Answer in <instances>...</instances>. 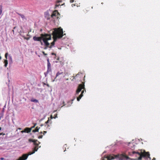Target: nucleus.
Instances as JSON below:
<instances>
[{"label":"nucleus","instance_id":"f257e3e1","mask_svg":"<svg viewBox=\"0 0 160 160\" xmlns=\"http://www.w3.org/2000/svg\"><path fill=\"white\" fill-rule=\"evenodd\" d=\"M63 34L62 29L61 28L54 29V31H52L53 41L51 43V45L48 41L51 39V35L50 34H42L41 37H34L33 39L35 41H39L42 45H44L45 47L44 49H46L48 48H51L54 47L55 42L56 41L57 39L62 38L63 36Z\"/></svg>","mask_w":160,"mask_h":160},{"label":"nucleus","instance_id":"f03ea898","mask_svg":"<svg viewBox=\"0 0 160 160\" xmlns=\"http://www.w3.org/2000/svg\"><path fill=\"white\" fill-rule=\"evenodd\" d=\"M117 158L120 160H126L129 158L128 157L124 154L118 155V156L110 155L104 157L103 160H112Z\"/></svg>","mask_w":160,"mask_h":160},{"label":"nucleus","instance_id":"7ed1b4c3","mask_svg":"<svg viewBox=\"0 0 160 160\" xmlns=\"http://www.w3.org/2000/svg\"><path fill=\"white\" fill-rule=\"evenodd\" d=\"M141 152H136L135 151H133L132 152V154L137 153L138 155L139 156V157L138 158V160H141L142 159V157H145L147 156L148 158L151 159V158L150 157V154L149 152H146L144 150H141Z\"/></svg>","mask_w":160,"mask_h":160},{"label":"nucleus","instance_id":"20e7f679","mask_svg":"<svg viewBox=\"0 0 160 160\" xmlns=\"http://www.w3.org/2000/svg\"><path fill=\"white\" fill-rule=\"evenodd\" d=\"M58 14L59 13L57 11H54L51 15L50 18H51V20L54 21H55L56 19H57L58 18V17L57 16L58 15ZM47 15L48 16V13L46 12L45 13V17H47ZM50 19V18H48V17H47L48 19Z\"/></svg>","mask_w":160,"mask_h":160},{"label":"nucleus","instance_id":"39448f33","mask_svg":"<svg viewBox=\"0 0 160 160\" xmlns=\"http://www.w3.org/2000/svg\"><path fill=\"white\" fill-rule=\"evenodd\" d=\"M29 142H33V144L35 146V147L37 146V148H38V145L40 144V142L38 141L37 140H33L32 139H29ZM40 147V146H39V148Z\"/></svg>","mask_w":160,"mask_h":160},{"label":"nucleus","instance_id":"423d86ee","mask_svg":"<svg viewBox=\"0 0 160 160\" xmlns=\"http://www.w3.org/2000/svg\"><path fill=\"white\" fill-rule=\"evenodd\" d=\"M82 89H85L84 85L79 84L76 91V94H78Z\"/></svg>","mask_w":160,"mask_h":160},{"label":"nucleus","instance_id":"0eeeda50","mask_svg":"<svg viewBox=\"0 0 160 160\" xmlns=\"http://www.w3.org/2000/svg\"><path fill=\"white\" fill-rule=\"evenodd\" d=\"M38 149V148H37L36 147H34L32 148L33 152H29L28 154H27V155H28V157L29 155L35 153L36 151H37Z\"/></svg>","mask_w":160,"mask_h":160},{"label":"nucleus","instance_id":"6e6552de","mask_svg":"<svg viewBox=\"0 0 160 160\" xmlns=\"http://www.w3.org/2000/svg\"><path fill=\"white\" fill-rule=\"evenodd\" d=\"M28 158V155H27L26 154H23L19 158L18 160H25L27 159Z\"/></svg>","mask_w":160,"mask_h":160},{"label":"nucleus","instance_id":"1a4fd4ad","mask_svg":"<svg viewBox=\"0 0 160 160\" xmlns=\"http://www.w3.org/2000/svg\"><path fill=\"white\" fill-rule=\"evenodd\" d=\"M48 72H51L52 69L51 67V64L50 63H47V70Z\"/></svg>","mask_w":160,"mask_h":160},{"label":"nucleus","instance_id":"9d476101","mask_svg":"<svg viewBox=\"0 0 160 160\" xmlns=\"http://www.w3.org/2000/svg\"><path fill=\"white\" fill-rule=\"evenodd\" d=\"M25 132H27L28 133L31 132L32 130V128H25Z\"/></svg>","mask_w":160,"mask_h":160},{"label":"nucleus","instance_id":"9b49d317","mask_svg":"<svg viewBox=\"0 0 160 160\" xmlns=\"http://www.w3.org/2000/svg\"><path fill=\"white\" fill-rule=\"evenodd\" d=\"M21 17V18H22V20H23L24 19H26V18H25V16L23 15L22 14H21L17 13Z\"/></svg>","mask_w":160,"mask_h":160},{"label":"nucleus","instance_id":"f8f14e48","mask_svg":"<svg viewBox=\"0 0 160 160\" xmlns=\"http://www.w3.org/2000/svg\"><path fill=\"white\" fill-rule=\"evenodd\" d=\"M31 101L32 102H38V101L36 99L34 98H32L31 99Z\"/></svg>","mask_w":160,"mask_h":160},{"label":"nucleus","instance_id":"ddd939ff","mask_svg":"<svg viewBox=\"0 0 160 160\" xmlns=\"http://www.w3.org/2000/svg\"><path fill=\"white\" fill-rule=\"evenodd\" d=\"M39 128H38V127H37L35 129L33 130H32V132H38V130H39Z\"/></svg>","mask_w":160,"mask_h":160},{"label":"nucleus","instance_id":"4468645a","mask_svg":"<svg viewBox=\"0 0 160 160\" xmlns=\"http://www.w3.org/2000/svg\"><path fill=\"white\" fill-rule=\"evenodd\" d=\"M61 2V1L58 0L56 2V4L55 5V8H56L57 7H58L59 5H59V4H58V3H59L60 2Z\"/></svg>","mask_w":160,"mask_h":160},{"label":"nucleus","instance_id":"2eb2a0df","mask_svg":"<svg viewBox=\"0 0 160 160\" xmlns=\"http://www.w3.org/2000/svg\"><path fill=\"white\" fill-rule=\"evenodd\" d=\"M62 73L63 72H58L56 74V78L58 76L62 74Z\"/></svg>","mask_w":160,"mask_h":160},{"label":"nucleus","instance_id":"dca6fc26","mask_svg":"<svg viewBox=\"0 0 160 160\" xmlns=\"http://www.w3.org/2000/svg\"><path fill=\"white\" fill-rule=\"evenodd\" d=\"M22 37H23L24 38V39H26L27 40H28L29 39V38H26V37H25L24 36H22Z\"/></svg>","mask_w":160,"mask_h":160},{"label":"nucleus","instance_id":"f3484780","mask_svg":"<svg viewBox=\"0 0 160 160\" xmlns=\"http://www.w3.org/2000/svg\"><path fill=\"white\" fill-rule=\"evenodd\" d=\"M50 72H48V71H47L46 72H45L44 73V74L45 75V77H46L47 76L48 74Z\"/></svg>","mask_w":160,"mask_h":160},{"label":"nucleus","instance_id":"a211bd4d","mask_svg":"<svg viewBox=\"0 0 160 160\" xmlns=\"http://www.w3.org/2000/svg\"><path fill=\"white\" fill-rule=\"evenodd\" d=\"M8 59L11 60V62H12V58L11 56L10 55L8 56Z\"/></svg>","mask_w":160,"mask_h":160},{"label":"nucleus","instance_id":"6ab92c4d","mask_svg":"<svg viewBox=\"0 0 160 160\" xmlns=\"http://www.w3.org/2000/svg\"><path fill=\"white\" fill-rule=\"evenodd\" d=\"M8 54V53H6V54H5V57L6 59H7Z\"/></svg>","mask_w":160,"mask_h":160},{"label":"nucleus","instance_id":"aec40b11","mask_svg":"<svg viewBox=\"0 0 160 160\" xmlns=\"http://www.w3.org/2000/svg\"><path fill=\"white\" fill-rule=\"evenodd\" d=\"M83 96V94H80L78 98H80V99Z\"/></svg>","mask_w":160,"mask_h":160},{"label":"nucleus","instance_id":"412c9836","mask_svg":"<svg viewBox=\"0 0 160 160\" xmlns=\"http://www.w3.org/2000/svg\"><path fill=\"white\" fill-rule=\"evenodd\" d=\"M84 91H85V92H86L85 89H84V90L82 91L81 93V94H83V93L84 92Z\"/></svg>","mask_w":160,"mask_h":160},{"label":"nucleus","instance_id":"4be33fe9","mask_svg":"<svg viewBox=\"0 0 160 160\" xmlns=\"http://www.w3.org/2000/svg\"><path fill=\"white\" fill-rule=\"evenodd\" d=\"M49 118H48V120L47 122H45V124L46 125L49 122Z\"/></svg>","mask_w":160,"mask_h":160},{"label":"nucleus","instance_id":"5701e85b","mask_svg":"<svg viewBox=\"0 0 160 160\" xmlns=\"http://www.w3.org/2000/svg\"><path fill=\"white\" fill-rule=\"evenodd\" d=\"M47 63H50L49 59L48 58H47Z\"/></svg>","mask_w":160,"mask_h":160},{"label":"nucleus","instance_id":"b1692460","mask_svg":"<svg viewBox=\"0 0 160 160\" xmlns=\"http://www.w3.org/2000/svg\"><path fill=\"white\" fill-rule=\"evenodd\" d=\"M2 117H3V114H0V120L1 119V118Z\"/></svg>","mask_w":160,"mask_h":160},{"label":"nucleus","instance_id":"393cba45","mask_svg":"<svg viewBox=\"0 0 160 160\" xmlns=\"http://www.w3.org/2000/svg\"><path fill=\"white\" fill-rule=\"evenodd\" d=\"M42 137H43L42 135H41V136H39L38 137V138H42Z\"/></svg>","mask_w":160,"mask_h":160},{"label":"nucleus","instance_id":"a878e982","mask_svg":"<svg viewBox=\"0 0 160 160\" xmlns=\"http://www.w3.org/2000/svg\"><path fill=\"white\" fill-rule=\"evenodd\" d=\"M21 132L22 133H23L24 132H25V129H24V130H23V131H21Z\"/></svg>","mask_w":160,"mask_h":160},{"label":"nucleus","instance_id":"bb28decb","mask_svg":"<svg viewBox=\"0 0 160 160\" xmlns=\"http://www.w3.org/2000/svg\"><path fill=\"white\" fill-rule=\"evenodd\" d=\"M2 9H0V15H1V14H2Z\"/></svg>","mask_w":160,"mask_h":160},{"label":"nucleus","instance_id":"cd10ccee","mask_svg":"<svg viewBox=\"0 0 160 160\" xmlns=\"http://www.w3.org/2000/svg\"><path fill=\"white\" fill-rule=\"evenodd\" d=\"M8 63H5L4 66L6 67L8 65Z\"/></svg>","mask_w":160,"mask_h":160},{"label":"nucleus","instance_id":"c85d7f7f","mask_svg":"<svg viewBox=\"0 0 160 160\" xmlns=\"http://www.w3.org/2000/svg\"><path fill=\"white\" fill-rule=\"evenodd\" d=\"M8 63V61L6 60L4 61V63Z\"/></svg>","mask_w":160,"mask_h":160},{"label":"nucleus","instance_id":"c756f323","mask_svg":"<svg viewBox=\"0 0 160 160\" xmlns=\"http://www.w3.org/2000/svg\"><path fill=\"white\" fill-rule=\"evenodd\" d=\"M36 123H35V124H34V126H33L31 128H32H32H34L35 127V125H36Z\"/></svg>","mask_w":160,"mask_h":160},{"label":"nucleus","instance_id":"7c9ffc66","mask_svg":"<svg viewBox=\"0 0 160 160\" xmlns=\"http://www.w3.org/2000/svg\"><path fill=\"white\" fill-rule=\"evenodd\" d=\"M74 0H70V2L71 3H72L74 2Z\"/></svg>","mask_w":160,"mask_h":160},{"label":"nucleus","instance_id":"2f4dec72","mask_svg":"<svg viewBox=\"0 0 160 160\" xmlns=\"http://www.w3.org/2000/svg\"><path fill=\"white\" fill-rule=\"evenodd\" d=\"M77 101H79V100H80V98H78H78H77Z\"/></svg>","mask_w":160,"mask_h":160},{"label":"nucleus","instance_id":"473e14b6","mask_svg":"<svg viewBox=\"0 0 160 160\" xmlns=\"http://www.w3.org/2000/svg\"><path fill=\"white\" fill-rule=\"evenodd\" d=\"M58 117H57V114H56L55 115V116L54 118H57Z\"/></svg>","mask_w":160,"mask_h":160},{"label":"nucleus","instance_id":"72a5a7b5","mask_svg":"<svg viewBox=\"0 0 160 160\" xmlns=\"http://www.w3.org/2000/svg\"><path fill=\"white\" fill-rule=\"evenodd\" d=\"M47 133V132L44 131L43 132V135H45Z\"/></svg>","mask_w":160,"mask_h":160},{"label":"nucleus","instance_id":"f704fd0d","mask_svg":"<svg viewBox=\"0 0 160 160\" xmlns=\"http://www.w3.org/2000/svg\"><path fill=\"white\" fill-rule=\"evenodd\" d=\"M52 55H56V54H55V53H52Z\"/></svg>","mask_w":160,"mask_h":160},{"label":"nucleus","instance_id":"c9c22d12","mask_svg":"<svg viewBox=\"0 0 160 160\" xmlns=\"http://www.w3.org/2000/svg\"><path fill=\"white\" fill-rule=\"evenodd\" d=\"M42 53H43V54L44 55H47V54H45V52H42Z\"/></svg>","mask_w":160,"mask_h":160},{"label":"nucleus","instance_id":"e433bc0d","mask_svg":"<svg viewBox=\"0 0 160 160\" xmlns=\"http://www.w3.org/2000/svg\"><path fill=\"white\" fill-rule=\"evenodd\" d=\"M47 85V86L48 87H49V85L48 84H46Z\"/></svg>","mask_w":160,"mask_h":160},{"label":"nucleus","instance_id":"4c0bfd02","mask_svg":"<svg viewBox=\"0 0 160 160\" xmlns=\"http://www.w3.org/2000/svg\"><path fill=\"white\" fill-rule=\"evenodd\" d=\"M62 103H63V104H64L63 106H65V105L64 104V101H63V102H62Z\"/></svg>","mask_w":160,"mask_h":160},{"label":"nucleus","instance_id":"58836bf2","mask_svg":"<svg viewBox=\"0 0 160 160\" xmlns=\"http://www.w3.org/2000/svg\"><path fill=\"white\" fill-rule=\"evenodd\" d=\"M1 159L2 160H3V159H4V158H1Z\"/></svg>","mask_w":160,"mask_h":160},{"label":"nucleus","instance_id":"ea45409f","mask_svg":"<svg viewBox=\"0 0 160 160\" xmlns=\"http://www.w3.org/2000/svg\"><path fill=\"white\" fill-rule=\"evenodd\" d=\"M71 106V105H68L67 106V107H69V106Z\"/></svg>","mask_w":160,"mask_h":160},{"label":"nucleus","instance_id":"a19ab883","mask_svg":"<svg viewBox=\"0 0 160 160\" xmlns=\"http://www.w3.org/2000/svg\"><path fill=\"white\" fill-rule=\"evenodd\" d=\"M155 160V158H154L153 159H152V160Z\"/></svg>","mask_w":160,"mask_h":160},{"label":"nucleus","instance_id":"79ce46f5","mask_svg":"<svg viewBox=\"0 0 160 160\" xmlns=\"http://www.w3.org/2000/svg\"><path fill=\"white\" fill-rule=\"evenodd\" d=\"M51 118H53L52 117V116H51Z\"/></svg>","mask_w":160,"mask_h":160},{"label":"nucleus","instance_id":"37998d69","mask_svg":"<svg viewBox=\"0 0 160 160\" xmlns=\"http://www.w3.org/2000/svg\"><path fill=\"white\" fill-rule=\"evenodd\" d=\"M12 31L13 32V33L14 32V30H12Z\"/></svg>","mask_w":160,"mask_h":160},{"label":"nucleus","instance_id":"c03bdc74","mask_svg":"<svg viewBox=\"0 0 160 160\" xmlns=\"http://www.w3.org/2000/svg\"><path fill=\"white\" fill-rule=\"evenodd\" d=\"M73 5V6H75V5L74 4H73V5L72 4V7H73V6H72V5Z\"/></svg>","mask_w":160,"mask_h":160},{"label":"nucleus","instance_id":"a18cd8bd","mask_svg":"<svg viewBox=\"0 0 160 160\" xmlns=\"http://www.w3.org/2000/svg\"><path fill=\"white\" fill-rule=\"evenodd\" d=\"M55 62H56V63H57V62H57V61H55Z\"/></svg>","mask_w":160,"mask_h":160},{"label":"nucleus","instance_id":"49530a36","mask_svg":"<svg viewBox=\"0 0 160 160\" xmlns=\"http://www.w3.org/2000/svg\"><path fill=\"white\" fill-rule=\"evenodd\" d=\"M15 28H16V27H14V29H15Z\"/></svg>","mask_w":160,"mask_h":160},{"label":"nucleus","instance_id":"de8ad7c7","mask_svg":"<svg viewBox=\"0 0 160 160\" xmlns=\"http://www.w3.org/2000/svg\"><path fill=\"white\" fill-rule=\"evenodd\" d=\"M41 134H42V132H41Z\"/></svg>","mask_w":160,"mask_h":160},{"label":"nucleus","instance_id":"09e8293b","mask_svg":"<svg viewBox=\"0 0 160 160\" xmlns=\"http://www.w3.org/2000/svg\"><path fill=\"white\" fill-rule=\"evenodd\" d=\"M43 125L42 124V125H41V126H42Z\"/></svg>","mask_w":160,"mask_h":160},{"label":"nucleus","instance_id":"8fccbe9b","mask_svg":"<svg viewBox=\"0 0 160 160\" xmlns=\"http://www.w3.org/2000/svg\"><path fill=\"white\" fill-rule=\"evenodd\" d=\"M19 129H21V128H19Z\"/></svg>","mask_w":160,"mask_h":160},{"label":"nucleus","instance_id":"3c124183","mask_svg":"<svg viewBox=\"0 0 160 160\" xmlns=\"http://www.w3.org/2000/svg\"><path fill=\"white\" fill-rule=\"evenodd\" d=\"M1 130V128H0V130Z\"/></svg>","mask_w":160,"mask_h":160},{"label":"nucleus","instance_id":"603ef678","mask_svg":"<svg viewBox=\"0 0 160 160\" xmlns=\"http://www.w3.org/2000/svg\"><path fill=\"white\" fill-rule=\"evenodd\" d=\"M58 59H58H59V58H58V59Z\"/></svg>","mask_w":160,"mask_h":160},{"label":"nucleus","instance_id":"864d4df0","mask_svg":"<svg viewBox=\"0 0 160 160\" xmlns=\"http://www.w3.org/2000/svg\"><path fill=\"white\" fill-rule=\"evenodd\" d=\"M73 99L72 100V101H73Z\"/></svg>","mask_w":160,"mask_h":160},{"label":"nucleus","instance_id":"5fc2aeb1","mask_svg":"<svg viewBox=\"0 0 160 160\" xmlns=\"http://www.w3.org/2000/svg\"><path fill=\"white\" fill-rule=\"evenodd\" d=\"M48 125V127L49 126V125Z\"/></svg>","mask_w":160,"mask_h":160}]
</instances>
